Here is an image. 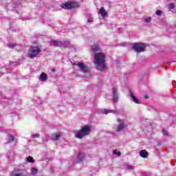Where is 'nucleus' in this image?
<instances>
[{"label": "nucleus", "mask_w": 176, "mask_h": 176, "mask_svg": "<svg viewBox=\"0 0 176 176\" xmlns=\"http://www.w3.org/2000/svg\"><path fill=\"white\" fill-rule=\"evenodd\" d=\"M125 168H127V170H133L134 168V166L126 164Z\"/></svg>", "instance_id": "19"}, {"label": "nucleus", "mask_w": 176, "mask_h": 176, "mask_svg": "<svg viewBox=\"0 0 176 176\" xmlns=\"http://www.w3.org/2000/svg\"><path fill=\"white\" fill-rule=\"evenodd\" d=\"M130 96L131 98L132 101H133V102H135V104H141V101L137 99V98L134 96V94L131 91H130Z\"/></svg>", "instance_id": "12"}, {"label": "nucleus", "mask_w": 176, "mask_h": 176, "mask_svg": "<svg viewBox=\"0 0 176 176\" xmlns=\"http://www.w3.org/2000/svg\"><path fill=\"white\" fill-rule=\"evenodd\" d=\"M63 9H72V8H78V3L71 2L65 3L61 5Z\"/></svg>", "instance_id": "7"}, {"label": "nucleus", "mask_w": 176, "mask_h": 176, "mask_svg": "<svg viewBox=\"0 0 176 176\" xmlns=\"http://www.w3.org/2000/svg\"><path fill=\"white\" fill-rule=\"evenodd\" d=\"M74 65H78L80 71H81V72H84V74H86V72L89 71V67H87V65H85V63L82 62L74 63Z\"/></svg>", "instance_id": "6"}, {"label": "nucleus", "mask_w": 176, "mask_h": 176, "mask_svg": "<svg viewBox=\"0 0 176 176\" xmlns=\"http://www.w3.org/2000/svg\"><path fill=\"white\" fill-rule=\"evenodd\" d=\"M10 142H13V141H14V137H13V135H10L8 138Z\"/></svg>", "instance_id": "24"}, {"label": "nucleus", "mask_w": 176, "mask_h": 176, "mask_svg": "<svg viewBox=\"0 0 176 176\" xmlns=\"http://www.w3.org/2000/svg\"><path fill=\"white\" fill-rule=\"evenodd\" d=\"M118 156H120L121 153L120 152L117 153Z\"/></svg>", "instance_id": "31"}, {"label": "nucleus", "mask_w": 176, "mask_h": 176, "mask_svg": "<svg viewBox=\"0 0 176 176\" xmlns=\"http://www.w3.org/2000/svg\"><path fill=\"white\" fill-rule=\"evenodd\" d=\"M27 161L29 162V163H34V158L31 156H29L28 158H27Z\"/></svg>", "instance_id": "18"}, {"label": "nucleus", "mask_w": 176, "mask_h": 176, "mask_svg": "<svg viewBox=\"0 0 176 176\" xmlns=\"http://www.w3.org/2000/svg\"><path fill=\"white\" fill-rule=\"evenodd\" d=\"M113 155H118V151H114L113 152Z\"/></svg>", "instance_id": "29"}, {"label": "nucleus", "mask_w": 176, "mask_h": 176, "mask_svg": "<svg viewBox=\"0 0 176 176\" xmlns=\"http://www.w3.org/2000/svg\"><path fill=\"white\" fill-rule=\"evenodd\" d=\"M91 133V127L89 125H85L80 131L76 133V138L82 140L85 137H87Z\"/></svg>", "instance_id": "2"}, {"label": "nucleus", "mask_w": 176, "mask_h": 176, "mask_svg": "<svg viewBox=\"0 0 176 176\" xmlns=\"http://www.w3.org/2000/svg\"><path fill=\"white\" fill-rule=\"evenodd\" d=\"M162 133L164 134V135H165L166 137H167V135H168V133L167 132V131L163 129L162 130Z\"/></svg>", "instance_id": "26"}, {"label": "nucleus", "mask_w": 176, "mask_h": 176, "mask_svg": "<svg viewBox=\"0 0 176 176\" xmlns=\"http://www.w3.org/2000/svg\"><path fill=\"white\" fill-rule=\"evenodd\" d=\"M54 71H55V69H52V72H54Z\"/></svg>", "instance_id": "33"}, {"label": "nucleus", "mask_w": 176, "mask_h": 176, "mask_svg": "<svg viewBox=\"0 0 176 176\" xmlns=\"http://www.w3.org/2000/svg\"><path fill=\"white\" fill-rule=\"evenodd\" d=\"M95 66L99 71H105L107 69V63H105V54L102 52L95 54Z\"/></svg>", "instance_id": "1"}, {"label": "nucleus", "mask_w": 176, "mask_h": 176, "mask_svg": "<svg viewBox=\"0 0 176 176\" xmlns=\"http://www.w3.org/2000/svg\"><path fill=\"white\" fill-rule=\"evenodd\" d=\"M60 137H61V135L60 133H53L52 135V140L53 141H57L60 139Z\"/></svg>", "instance_id": "15"}, {"label": "nucleus", "mask_w": 176, "mask_h": 176, "mask_svg": "<svg viewBox=\"0 0 176 176\" xmlns=\"http://www.w3.org/2000/svg\"><path fill=\"white\" fill-rule=\"evenodd\" d=\"M99 13L102 17L105 18L107 16H108V12H107V10H105V8L104 7L101 8L99 10Z\"/></svg>", "instance_id": "10"}, {"label": "nucleus", "mask_w": 176, "mask_h": 176, "mask_svg": "<svg viewBox=\"0 0 176 176\" xmlns=\"http://www.w3.org/2000/svg\"><path fill=\"white\" fill-rule=\"evenodd\" d=\"M118 125L116 127V131L117 133H120L121 131H123L124 129H126V123L124 122V120L118 118L117 120Z\"/></svg>", "instance_id": "4"}, {"label": "nucleus", "mask_w": 176, "mask_h": 176, "mask_svg": "<svg viewBox=\"0 0 176 176\" xmlns=\"http://www.w3.org/2000/svg\"><path fill=\"white\" fill-rule=\"evenodd\" d=\"M63 45H65V41H51V46H63Z\"/></svg>", "instance_id": "9"}, {"label": "nucleus", "mask_w": 176, "mask_h": 176, "mask_svg": "<svg viewBox=\"0 0 176 176\" xmlns=\"http://www.w3.org/2000/svg\"><path fill=\"white\" fill-rule=\"evenodd\" d=\"M145 23H151L152 21V18L151 16L146 18L144 19Z\"/></svg>", "instance_id": "22"}, {"label": "nucleus", "mask_w": 176, "mask_h": 176, "mask_svg": "<svg viewBox=\"0 0 176 176\" xmlns=\"http://www.w3.org/2000/svg\"><path fill=\"white\" fill-rule=\"evenodd\" d=\"M32 138H39L40 135L38 133H36V134L32 135Z\"/></svg>", "instance_id": "25"}, {"label": "nucleus", "mask_w": 176, "mask_h": 176, "mask_svg": "<svg viewBox=\"0 0 176 176\" xmlns=\"http://www.w3.org/2000/svg\"><path fill=\"white\" fill-rule=\"evenodd\" d=\"M168 9H174L175 8V5L174 3H170L168 4Z\"/></svg>", "instance_id": "23"}, {"label": "nucleus", "mask_w": 176, "mask_h": 176, "mask_svg": "<svg viewBox=\"0 0 176 176\" xmlns=\"http://www.w3.org/2000/svg\"><path fill=\"white\" fill-rule=\"evenodd\" d=\"M132 48L136 53H141V52H144L145 50V45L144 44H133Z\"/></svg>", "instance_id": "5"}, {"label": "nucleus", "mask_w": 176, "mask_h": 176, "mask_svg": "<svg viewBox=\"0 0 176 176\" xmlns=\"http://www.w3.org/2000/svg\"><path fill=\"white\" fill-rule=\"evenodd\" d=\"M42 52V50L39 47H32L28 51V56L30 58H35L39 53Z\"/></svg>", "instance_id": "3"}, {"label": "nucleus", "mask_w": 176, "mask_h": 176, "mask_svg": "<svg viewBox=\"0 0 176 176\" xmlns=\"http://www.w3.org/2000/svg\"><path fill=\"white\" fill-rule=\"evenodd\" d=\"M156 14L157 16H162V10H157L156 11Z\"/></svg>", "instance_id": "27"}, {"label": "nucleus", "mask_w": 176, "mask_h": 176, "mask_svg": "<svg viewBox=\"0 0 176 176\" xmlns=\"http://www.w3.org/2000/svg\"><path fill=\"white\" fill-rule=\"evenodd\" d=\"M140 155L141 157H144L145 159L148 157V152H146V150H142L140 153Z\"/></svg>", "instance_id": "16"}, {"label": "nucleus", "mask_w": 176, "mask_h": 176, "mask_svg": "<svg viewBox=\"0 0 176 176\" xmlns=\"http://www.w3.org/2000/svg\"><path fill=\"white\" fill-rule=\"evenodd\" d=\"M92 50L94 53H97L101 51V48H100V45H98V44H94L92 46Z\"/></svg>", "instance_id": "13"}, {"label": "nucleus", "mask_w": 176, "mask_h": 176, "mask_svg": "<svg viewBox=\"0 0 176 176\" xmlns=\"http://www.w3.org/2000/svg\"><path fill=\"white\" fill-rule=\"evenodd\" d=\"M112 101L113 102H118V101H119V92H118L117 88H113Z\"/></svg>", "instance_id": "8"}, {"label": "nucleus", "mask_w": 176, "mask_h": 176, "mask_svg": "<svg viewBox=\"0 0 176 176\" xmlns=\"http://www.w3.org/2000/svg\"><path fill=\"white\" fill-rule=\"evenodd\" d=\"M88 23H91V21H93V19H88Z\"/></svg>", "instance_id": "30"}, {"label": "nucleus", "mask_w": 176, "mask_h": 176, "mask_svg": "<svg viewBox=\"0 0 176 176\" xmlns=\"http://www.w3.org/2000/svg\"><path fill=\"white\" fill-rule=\"evenodd\" d=\"M12 176H27V175L23 173H16L12 175Z\"/></svg>", "instance_id": "20"}, {"label": "nucleus", "mask_w": 176, "mask_h": 176, "mask_svg": "<svg viewBox=\"0 0 176 176\" xmlns=\"http://www.w3.org/2000/svg\"><path fill=\"white\" fill-rule=\"evenodd\" d=\"M9 47L10 49H13V47H16V45H14V44H10Z\"/></svg>", "instance_id": "28"}, {"label": "nucleus", "mask_w": 176, "mask_h": 176, "mask_svg": "<svg viewBox=\"0 0 176 176\" xmlns=\"http://www.w3.org/2000/svg\"><path fill=\"white\" fill-rule=\"evenodd\" d=\"M31 171H32V175H35V174L38 173V169H36V168H32Z\"/></svg>", "instance_id": "21"}, {"label": "nucleus", "mask_w": 176, "mask_h": 176, "mask_svg": "<svg viewBox=\"0 0 176 176\" xmlns=\"http://www.w3.org/2000/svg\"><path fill=\"white\" fill-rule=\"evenodd\" d=\"M144 98H145L146 99H148V96H146V95L144 96Z\"/></svg>", "instance_id": "32"}, {"label": "nucleus", "mask_w": 176, "mask_h": 176, "mask_svg": "<svg viewBox=\"0 0 176 176\" xmlns=\"http://www.w3.org/2000/svg\"><path fill=\"white\" fill-rule=\"evenodd\" d=\"M102 113L104 115H107V113H115V111L111 109H104L102 111Z\"/></svg>", "instance_id": "17"}, {"label": "nucleus", "mask_w": 176, "mask_h": 176, "mask_svg": "<svg viewBox=\"0 0 176 176\" xmlns=\"http://www.w3.org/2000/svg\"><path fill=\"white\" fill-rule=\"evenodd\" d=\"M85 159V153L80 152L77 155V162L80 163Z\"/></svg>", "instance_id": "11"}, {"label": "nucleus", "mask_w": 176, "mask_h": 176, "mask_svg": "<svg viewBox=\"0 0 176 176\" xmlns=\"http://www.w3.org/2000/svg\"><path fill=\"white\" fill-rule=\"evenodd\" d=\"M40 82H46L47 80V75L45 73H42L39 78Z\"/></svg>", "instance_id": "14"}]
</instances>
